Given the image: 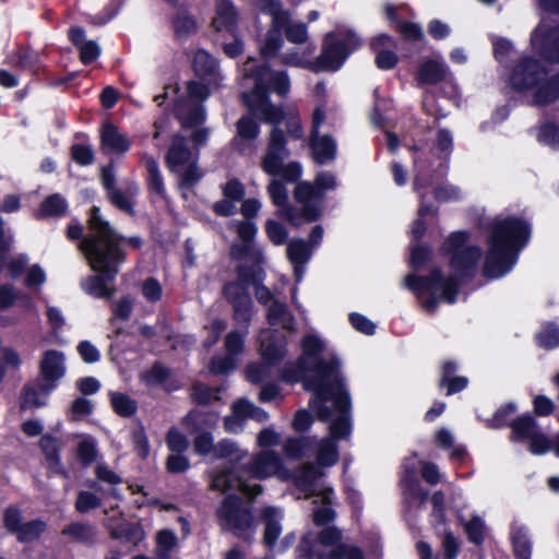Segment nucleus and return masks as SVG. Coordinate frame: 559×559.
<instances>
[{
	"instance_id": "37998d69",
	"label": "nucleus",
	"mask_w": 559,
	"mask_h": 559,
	"mask_svg": "<svg viewBox=\"0 0 559 559\" xmlns=\"http://www.w3.org/2000/svg\"><path fill=\"white\" fill-rule=\"evenodd\" d=\"M46 522L40 519L23 523L16 533V538L21 543L33 542L40 537V535L46 531Z\"/></svg>"
},
{
	"instance_id": "8fccbe9b",
	"label": "nucleus",
	"mask_w": 559,
	"mask_h": 559,
	"mask_svg": "<svg viewBox=\"0 0 559 559\" xmlns=\"http://www.w3.org/2000/svg\"><path fill=\"white\" fill-rule=\"evenodd\" d=\"M230 257L234 260H242L250 258L255 262V266L259 267L258 263L262 261V253L255 249L253 243L250 241H241V243H234L230 248Z\"/></svg>"
},
{
	"instance_id": "f257e3e1",
	"label": "nucleus",
	"mask_w": 559,
	"mask_h": 559,
	"mask_svg": "<svg viewBox=\"0 0 559 559\" xmlns=\"http://www.w3.org/2000/svg\"><path fill=\"white\" fill-rule=\"evenodd\" d=\"M302 356L298 359L295 370H285L283 378L287 382L304 381L307 390L314 391L313 401L320 403L319 413L321 417L328 418L330 411L326 406L332 403L343 413L348 405V393L345 391L342 378L340 377V362L336 359L323 360L320 354L323 350V343L313 335L302 340ZM347 423L344 414L341 419L332 426L333 431L347 430Z\"/></svg>"
},
{
	"instance_id": "bf43d9fd",
	"label": "nucleus",
	"mask_w": 559,
	"mask_h": 559,
	"mask_svg": "<svg viewBox=\"0 0 559 559\" xmlns=\"http://www.w3.org/2000/svg\"><path fill=\"white\" fill-rule=\"evenodd\" d=\"M166 443L173 453H183L189 442L185 435H182L176 427H171L166 435Z\"/></svg>"
},
{
	"instance_id": "864d4df0",
	"label": "nucleus",
	"mask_w": 559,
	"mask_h": 559,
	"mask_svg": "<svg viewBox=\"0 0 559 559\" xmlns=\"http://www.w3.org/2000/svg\"><path fill=\"white\" fill-rule=\"evenodd\" d=\"M272 16V27L276 28L280 33L282 29H287V27L292 24L290 15L287 11L282 9L281 1H276L275 3H271L270 7L263 10Z\"/></svg>"
},
{
	"instance_id": "ea45409f",
	"label": "nucleus",
	"mask_w": 559,
	"mask_h": 559,
	"mask_svg": "<svg viewBox=\"0 0 559 559\" xmlns=\"http://www.w3.org/2000/svg\"><path fill=\"white\" fill-rule=\"evenodd\" d=\"M173 27L177 39H187L197 33L198 23L194 16L180 11L173 17Z\"/></svg>"
},
{
	"instance_id": "e433bc0d",
	"label": "nucleus",
	"mask_w": 559,
	"mask_h": 559,
	"mask_svg": "<svg viewBox=\"0 0 559 559\" xmlns=\"http://www.w3.org/2000/svg\"><path fill=\"white\" fill-rule=\"evenodd\" d=\"M332 493V488H324L323 491L318 493V497L321 499L322 506L316 508L312 513L313 522L318 526H328L331 522L334 521L336 516L335 511L331 508Z\"/></svg>"
},
{
	"instance_id": "052dcab7",
	"label": "nucleus",
	"mask_w": 559,
	"mask_h": 559,
	"mask_svg": "<svg viewBox=\"0 0 559 559\" xmlns=\"http://www.w3.org/2000/svg\"><path fill=\"white\" fill-rule=\"evenodd\" d=\"M218 389L210 388L203 383H195L192 386L191 397L198 404H209L218 399Z\"/></svg>"
},
{
	"instance_id": "4d7b16f0",
	"label": "nucleus",
	"mask_w": 559,
	"mask_h": 559,
	"mask_svg": "<svg viewBox=\"0 0 559 559\" xmlns=\"http://www.w3.org/2000/svg\"><path fill=\"white\" fill-rule=\"evenodd\" d=\"M298 551H300L301 555L308 557L309 559H341L334 554V548L329 552H323L319 549H316V545L312 544L308 536L302 538L300 545L298 546Z\"/></svg>"
},
{
	"instance_id": "9d476101",
	"label": "nucleus",
	"mask_w": 559,
	"mask_h": 559,
	"mask_svg": "<svg viewBox=\"0 0 559 559\" xmlns=\"http://www.w3.org/2000/svg\"><path fill=\"white\" fill-rule=\"evenodd\" d=\"M335 187V176L328 171L319 173L313 185L308 181H301L296 186L294 198L302 206L305 221L314 222L320 217L324 192L333 190Z\"/></svg>"
},
{
	"instance_id": "c9c22d12",
	"label": "nucleus",
	"mask_w": 559,
	"mask_h": 559,
	"mask_svg": "<svg viewBox=\"0 0 559 559\" xmlns=\"http://www.w3.org/2000/svg\"><path fill=\"white\" fill-rule=\"evenodd\" d=\"M266 319L271 325H281L287 331H294V317L284 302L273 300L267 308Z\"/></svg>"
},
{
	"instance_id": "393cba45",
	"label": "nucleus",
	"mask_w": 559,
	"mask_h": 559,
	"mask_svg": "<svg viewBox=\"0 0 559 559\" xmlns=\"http://www.w3.org/2000/svg\"><path fill=\"white\" fill-rule=\"evenodd\" d=\"M532 92L533 104L537 106H546L559 99V72L552 76L546 74Z\"/></svg>"
},
{
	"instance_id": "9b49d317",
	"label": "nucleus",
	"mask_w": 559,
	"mask_h": 559,
	"mask_svg": "<svg viewBox=\"0 0 559 559\" xmlns=\"http://www.w3.org/2000/svg\"><path fill=\"white\" fill-rule=\"evenodd\" d=\"M359 45L360 39L352 32L328 34L322 52L314 61L317 72L340 69L347 56Z\"/></svg>"
},
{
	"instance_id": "3c124183",
	"label": "nucleus",
	"mask_w": 559,
	"mask_h": 559,
	"mask_svg": "<svg viewBox=\"0 0 559 559\" xmlns=\"http://www.w3.org/2000/svg\"><path fill=\"white\" fill-rule=\"evenodd\" d=\"M530 449L535 454H542L549 450H554L559 456V433L554 438L552 443L539 430L530 439Z\"/></svg>"
},
{
	"instance_id": "cd10ccee",
	"label": "nucleus",
	"mask_w": 559,
	"mask_h": 559,
	"mask_svg": "<svg viewBox=\"0 0 559 559\" xmlns=\"http://www.w3.org/2000/svg\"><path fill=\"white\" fill-rule=\"evenodd\" d=\"M312 248L301 239H293L287 245V255L298 280L301 278L305 264L310 260Z\"/></svg>"
},
{
	"instance_id": "c03bdc74",
	"label": "nucleus",
	"mask_w": 559,
	"mask_h": 559,
	"mask_svg": "<svg viewBox=\"0 0 559 559\" xmlns=\"http://www.w3.org/2000/svg\"><path fill=\"white\" fill-rule=\"evenodd\" d=\"M110 402L114 411L122 417H130L135 414L138 404L134 400L120 392L110 393Z\"/></svg>"
},
{
	"instance_id": "0eeeda50",
	"label": "nucleus",
	"mask_w": 559,
	"mask_h": 559,
	"mask_svg": "<svg viewBox=\"0 0 559 559\" xmlns=\"http://www.w3.org/2000/svg\"><path fill=\"white\" fill-rule=\"evenodd\" d=\"M215 515L222 531L230 532L247 542L253 539L255 520L251 508L243 506L239 496L227 495L217 507Z\"/></svg>"
},
{
	"instance_id": "09e8293b",
	"label": "nucleus",
	"mask_w": 559,
	"mask_h": 559,
	"mask_svg": "<svg viewBox=\"0 0 559 559\" xmlns=\"http://www.w3.org/2000/svg\"><path fill=\"white\" fill-rule=\"evenodd\" d=\"M246 455L247 452L241 450L236 442L230 440H222L215 445L214 456L217 459L241 461Z\"/></svg>"
},
{
	"instance_id": "7ed1b4c3",
	"label": "nucleus",
	"mask_w": 559,
	"mask_h": 559,
	"mask_svg": "<svg viewBox=\"0 0 559 559\" xmlns=\"http://www.w3.org/2000/svg\"><path fill=\"white\" fill-rule=\"evenodd\" d=\"M282 466L281 457L274 451L265 450L254 454L248 463L234 468H221L210 475V488L215 491L226 492L238 490L253 501L262 493L263 487L251 484V479H265L275 475Z\"/></svg>"
},
{
	"instance_id": "dca6fc26",
	"label": "nucleus",
	"mask_w": 559,
	"mask_h": 559,
	"mask_svg": "<svg viewBox=\"0 0 559 559\" xmlns=\"http://www.w3.org/2000/svg\"><path fill=\"white\" fill-rule=\"evenodd\" d=\"M271 128L266 139V150L261 159L262 169L269 175H278L282 164L289 155L286 146V135L280 128L281 123L270 122Z\"/></svg>"
},
{
	"instance_id": "ddd939ff",
	"label": "nucleus",
	"mask_w": 559,
	"mask_h": 559,
	"mask_svg": "<svg viewBox=\"0 0 559 559\" xmlns=\"http://www.w3.org/2000/svg\"><path fill=\"white\" fill-rule=\"evenodd\" d=\"M467 234L453 233L443 243V251L451 254V267L456 276L469 277L474 274L476 265L481 257V251L476 246H467Z\"/></svg>"
},
{
	"instance_id": "a878e982",
	"label": "nucleus",
	"mask_w": 559,
	"mask_h": 559,
	"mask_svg": "<svg viewBox=\"0 0 559 559\" xmlns=\"http://www.w3.org/2000/svg\"><path fill=\"white\" fill-rule=\"evenodd\" d=\"M61 534L74 543L91 546L96 543L98 531L87 521H76L64 525Z\"/></svg>"
},
{
	"instance_id": "1a4fd4ad",
	"label": "nucleus",
	"mask_w": 559,
	"mask_h": 559,
	"mask_svg": "<svg viewBox=\"0 0 559 559\" xmlns=\"http://www.w3.org/2000/svg\"><path fill=\"white\" fill-rule=\"evenodd\" d=\"M260 271L255 265L240 263L236 267L238 280L224 286L223 294L233 305L234 318L239 323L248 324L250 321L252 301L247 292V285L255 283Z\"/></svg>"
},
{
	"instance_id": "5fc2aeb1",
	"label": "nucleus",
	"mask_w": 559,
	"mask_h": 559,
	"mask_svg": "<svg viewBox=\"0 0 559 559\" xmlns=\"http://www.w3.org/2000/svg\"><path fill=\"white\" fill-rule=\"evenodd\" d=\"M102 506V499L95 493L86 490H81L75 500V510L79 513H87L91 510L97 509Z\"/></svg>"
},
{
	"instance_id": "2f4dec72",
	"label": "nucleus",
	"mask_w": 559,
	"mask_h": 559,
	"mask_svg": "<svg viewBox=\"0 0 559 559\" xmlns=\"http://www.w3.org/2000/svg\"><path fill=\"white\" fill-rule=\"evenodd\" d=\"M274 334L273 331L264 330L260 333L259 342L262 359L275 365L284 356V346L274 341Z\"/></svg>"
},
{
	"instance_id": "4be33fe9",
	"label": "nucleus",
	"mask_w": 559,
	"mask_h": 559,
	"mask_svg": "<svg viewBox=\"0 0 559 559\" xmlns=\"http://www.w3.org/2000/svg\"><path fill=\"white\" fill-rule=\"evenodd\" d=\"M41 382L57 385L66 372L64 356L61 352L50 349L44 353L39 365Z\"/></svg>"
},
{
	"instance_id": "a211bd4d",
	"label": "nucleus",
	"mask_w": 559,
	"mask_h": 559,
	"mask_svg": "<svg viewBox=\"0 0 559 559\" xmlns=\"http://www.w3.org/2000/svg\"><path fill=\"white\" fill-rule=\"evenodd\" d=\"M249 111L241 116L236 124V132L231 140L233 147L242 155H251L257 150V141L260 136V124Z\"/></svg>"
},
{
	"instance_id": "e2e57ef3",
	"label": "nucleus",
	"mask_w": 559,
	"mask_h": 559,
	"mask_svg": "<svg viewBox=\"0 0 559 559\" xmlns=\"http://www.w3.org/2000/svg\"><path fill=\"white\" fill-rule=\"evenodd\" d=\"M513 549L518 559H530L532 545L526 534L522 531H518L512 536Z\"/></svg>"
},
{
	"instance_id": "c756f323",
	"label": "nucleus",
	"mask_w": 559,
	"mask_h": 559,
	"mask_svg": "<svg viewBox=\"0 0 559 559\" xmlns=\"http://www.w3.org/2000/svg\"><path fill=\"white\" fill-rule=\"evenodd\" d=\"M192 67L200 79L209 83L215 82L217 76V63L207 51L199 49L194 53Z\"/></svg>"
},
{
	"instance_id": "de8ad7c7",
	"label": "nucleus",
	"mask_w": 559,
	"mask_h": 559,
	"mask_svg": "<svg viewBox=\"0 0 559 559\" xmlns=\"http://www.w3.org/2000/svg\"><path fill=\"white\" fill-rule=\"evenodd\" d=\"M273 366L274 364L265 360L251 364L246 369V378L253 384H260L272 377Z\"/></svg>"
},
{
	"instance_id": "f03ea898",
	"label": "nucleus",
	"mask_w": 559,
	"mask_h": 559,
	"mask_svg": "<svg viewBox=\"0 0 559 559\" xmlns=\"http://www.w3.org/2000/svg\"><path fill=\"white\" fill-rule=\"evenodd\" d=\"M99 212V207H92L87 222L90 234L79 245L90 266L99 275L86 277L82 282V287L93 297L110 299L115 295V288L107 287L106 283L114 281L119 273V267L126 260V252L121 249L123 238Z\"/></svg>"
},
{
	"instance_id": "49530a36",
	"label": "nucleus",
	"mask_w": 559,
	"mask_h": 559,
	"mask_svg": "<svg viewBox=\"0 0 559 559\" xmlns=\"http://www.w3.org/2000/svg\"><path fill=\"white\" fill-rule=\"evenodd\" d=\"M514 437L530 440L538 431V425L532 416L519 417L511 424Z\"/></svg>"
},
{
	"instance_id": "58836bf2",
	"label": "nucleus",
	"mask_w": 559,
	"mask_h": 559,
	"mask_svg": "<svg viewBox=\"0 0 559 559\" xmlns=\"http://www.w3.org/2000/svg\"><path fill=\"white\" fill-rule=\"evenodd\" d=\"M39 447L49 463V467L55 473L67 476V473L60 464L58 440L49 435L43 436L39 440Z\"/></svg>"
},
{
	"instance_id": "338daca9",
	"label": "nucleus",
	"mask_w": 559,
	"mask_h": 559,
	"mask_svg": "<svg viewBox=\"0 0 559 559\" xmlns=\"http://www.w3.org/2000/svg\"><path fill=\"white\" fill-rule=\"evenodd\" d=\"M288 41L297 45L305 44L308 40V31L305 23H292L285 31Z\"/></svg>"
},
{
	"instance_id": "f3484780",
	"label": "nucleus",
	"mask_w": 559,
	"mask_h": 559,
	"mask_svg": "<svg viewBox=\"0 0 559 559\" xmlns=\"http://www.w3.org/2000/svg\"><path fill=\"white\" fill-rule=\"evenodd\" d=\"M545 75L546 69L538 60L524 57L514 67L510 82L516 91H532Z\"/></svg>"
},
{
	"instance_id": "7c9ffc66",
	"label": "nucleus",
	"mask_w": 559,
	"mask_h": 559,
	"mask_svg": "<svg viewBox=\"0 0 559 559\" xmlns=\"http://www.w3.org/2000/svg\"><path fill=\"white\" fill-rule=\"evenodd\" d=\"M217 424V416L214 413L193 409L182 418V425L190 432H205V429L214 428Z\"/></svg>"
},
{
	"instance_id": "a18cd8bd",
	"label": "nucleus",
	"mask_w": 559,
	"mask_h": 559,
	"mask_svg": "<svg viewBox=\"0 0 559 559\" xmlns=\"http://www.w3.org/2000/svg\"><path fill=\"white\" fill-rule=\"evenodd\" d=\"M314 444V439L304 438H292L288 439L284 444V451L287 456L298 459L308 455L310 449Z\"/></svg>"
},
{
	"instance_id": "72a5a7b5",
	"label": "nucleus",
	"mask_w": 559,
	"mask_h": 559,
	"mask_svg": "<svg viewBox=\"0 0 559 559\" xmlns=\"http://www.w3.org/2000/svg\"><path fill=\"white\" fill-rule=\"evenodd\" d=\"M447 67L433 59L425 60L418 69L417 79L423 84H437L444 80Z\"/></svg>"
},
{
	"instance_id": "20e7f679",
	"label": "nucleus",
	"mask_w": 559,
	"mask_h": 559,
	"mask_svg": "<svg viewBox=\"0 0 559 559\" xmlns=\"http://www.w3.org/2000/svg\"><path fill=\"white\" fill-rule=\"evenodd\" d=\"M243 73L254 79L252 90L241 95L248 110L263 122L281 123L285 116L284 110L271 102L269 90L282 97L287 96L290 91L287 72L272 70L266 64L253 68L248 61L243 67Z\"/></svg>"
},
{
	"instance_id": "603ef678",
	"label": "nucleus",
	"mask_w": 559,
	"mask_h": 559,
	"mask_svg": "<svg viewBox=\"0 0 559 559\" xmlns=\"http://www.w3.org/2000/svg\"><path fill=\"white\" fill-rule=\"evenodd\" d=\"M283 45L282 34L276 28H270L260 46V52L264 58H273Z\"/></svg>"
},
{
	"instance_id": "b1692460",
	"label": "nucleus",
	"mask_w": 559,
	"mask_h": 559,
	"mask_svg": "<svg viewBox=\"0 0 559 559\" xmlns=\"http://www.w3.org/2000/svg\"><path fill=\"white\" fill-rule=\"evenodd\" d=\"M261 521L264 524L263 543L267 548H274L282 534L283 513L274 507H264L260 511Z\"/></svg>"
},
{
	"instance_id": "2eb2a0df",
	"label": "nucleus",
	"mask_w": 559,
	"mask_h": 559,
	"mask_svg": "<svg viewBox=\"0 0 559 559\" xmlns=\"http://www.w3.org/2000/svg\"><path fill=\"white\" fill-rule=\"evenodd\" d=\"M531 45L545 61L559 63V23L542 19L531 34Z\"/></svg>"
},
{
	"instance_id": "4c0bfd02",
	"label": "nucleus",
	"mask_w": 559,
	"mask_h": 559,
	"mask_svg": "<svg viewBox=\"0 0 559 559\" xmlns=\"http://www.w3.org/2000/svg\"><path fill=\"white\" fill-rule=\"evenodd\" d=\"M67 210L68 203L66 199L61 194L55 193L43 201L39 209L35 212V216L37 218L58 217L66 214Z\"/></svg>"
},
{
	"instance_id": "a19ab883",
	"label": "nucleus",
	"mask_w": 559,
	"mask_h": 559,
	"mask_svg": "<svg viewBox=\"0 0 559 559\" xmlns=\"http://www.w3.org/2000/svg\"><path fill=\"white\" fill-rule=\"evenodd\" d=\"M177 536L170 530H163L156 535L155 557L156 559H170L171 552L177 547Z\"/></svg>"
},
{
	"instance_id": "aec40b11",
	"label": "nucleus",
	"mask_w": 559,
	"mask_h": 559,
	"mask_svg": "<svg viewBox=\"0 0 559 559\" xmlns=\"http://www.w3.org/2000/svg\"><path fill=\"white\" fill-rule=\"evenodd\" d=\"M131 141L112 123H105L100 132V150L104 154H124Z\"/></svg>"
},
{
	"instance_id": "bb28decb",
	"label": "nucleus",
	"mask_w": 559,
	"mask_h": 559,
	"mask_svg": "<svg viewBox=\"0 0 559 559\" xmlns=\"http://www.w3.org/2000/svg\"><path fill=\"white\" fill-rule=\"evenodd\" d=\"M237 9L230 0H216L212 26L217 32H233L237 24Z\"/></svg>"
},
{
	"instance_id": "6ab92c4d",
	"label": "nucleus",
	"mask_w": 559,
	"mask_h": 559,
	"mask_svg": "<svg viewBox=\"0 0 559 559\" xmlns=\"http://www.w3.org/2000/svg\"><path fill=\"white\" fill-rule=\"evenodd\" d=\"M267 192L274 205L278 206L281 215H283L293 225L301 223L302 209L300 212L288 205V194L285 186L280 180H272L267 187Z\"/></svg>"
},
{
	"instance_id": "c85d7f7f",
	"label": "nucleus",
	"mask_w": 559,
	"mask_h": 559,
	"mask_svg": "<svg viewBox=\"0 0 559 559\" xmlns=\"http://www.w3.org/2000/svg\"><path fill=\"white\" fill-rule=\"evenodd\" d=\"M310 146L313 158L318 164L322 165L335 158L336 144L330 136L311 134Z\"/></svg>"
},
{
	"instance_id": "f704fd0d",
	"label": "nucleus",
	"mask_w": 559,
	"mask_h": 559,
	"mask_svg": "<svg viewBox=\"0 0 559 559\" xmlns=\"http://www.w3.org/2000/svg\"><path fill=\"white\" fill-rule=\"evenodd\" d=\"M142 162L147 173L148 190L160 198H165L164 180L156 159L147 154H143Z\"/></svg>"
},
{
	"instance_id": "5701e85b",
	"label": "nucleus",
	"mask_w": 559,
	"mask_h": 559,
	"mask_svg": "<svg viewBox=\"0 0 559 559\" xmlns=\"http://www.w3.org/2000/svg\"><path fill=\"white\" fill-rule=\"evenodd\" d=\"M55 389L53 383L36 381L24 385L21 393V409L36 408L46 405L47 397Z\"/></svg>"
},
{
	"instance_id": "0e129e2a",
	"label": "nucleus",
	"mask_w": 559,
	"mask_h": 559,
	"mask_svg": "<svg viewBox=\"0 0 559 559\" xmlns=\"http://www.w3.org/2000/svg\"><path fill=\"white\" fill-rule=\"evenodd\" d=\"M93 411V404L85 397H76L69 409V419L72 421L81 420Z\"/></svg>"
},
{
	"instance_id": "79ce46f5",
	"label": "nucleus",
	"mask_w": 559,
	"mask_h": 559,
	"mask_svg": "<svg viewBox=\"0 0 559 559\" xmlns=\"http://www.w3.org/2000/svg\"><path fill=\"white\" fill-rule=\"evenodd\" d=\"M312 544L316 545V549H318V544L323 547L336 548L341 545V540L343 537L342 531L333 525L324 526L313 539L310 535H307Z\"/></svg>"
},
{
	"instance_id": "6e6d98bb",
	"label": "nucleus",
	"mask_w": 559,
	"mask_h": 559,
	"mask_svg": "<svg viewBox=\"0 0 559 559\" xmlns=\"http://www.w3.org/2000/svg\"><path fill=\"white\" fill-rule=\"evenodd\" d=\"M235 408L238 414H245L246 418H252L259 423H263L269 418L265 411L253 405L247 400H239L235 402Z\"/></svg>"
},
{
	"instance_id": "423d86ee",
	"label": "nucleus",
	"mask_w": 559,
	"mask_h": 559,
	"mask_svg": "<svg viewBox=\"0 0 559 559\" xmlns=\"http://www.w3.org/2000/svg\"><path fill=\"white\" fill-rule=\"evenodd\" d=\"M199 152L190 147L189 141L181 134H175L165 157L168 169L178 176L179 186L191 188L203 177L198 164Z\"/></svg>"
},
{
	"instance_id": "f8f14e48",
	"label": "nucleus",
	"mask_w": 559,
	"mask_h": 559,
	"mask_svg": "<svg viewBox=\"0 0 559 559\" xmlns=\"http://www.w3.org/2000/svg\"><path fill=\"white\" fill-rule=\"evenodd\" d=\"M313 408L317 412L318 417L321 420H330V438H324L320 442H317L314 440V444L312 449L317 450V461L320 466H332L334 465L338 460V452L337 447L335 443V440L346 438L348 437L350 432V424H349V408H350V402L348 401V405L346 406V411H344V417L347 423V430L343 433L342 429H338V431H333L332 426L337 423L341 419V416L343 415V412L335 407L332 403H328L326 406L330 411V414L328 418L321 417L319 413L320 403L318 401H312Z\"/></svg>"
},
{
	"instance_id": "4468645a",
	"label": "nucleus",
	"mask_w": 559,
	"mask_h": 559,
	"mask_svg": "<svg viewBox=\"0 0 559 559\" xmlns=\"http://www.w3.org/2000/svg\"><path fill=\"white\" fill-rule=\"evenodd\" d=\"M188 97L180 98L175 105L176 117L180 120L182 128H194L205 119V112L201 103L210 95L209 87L199 82L188 83Z\"/></svg>"
},
{
	"instance_id": "6e6552de",
	"label": "nucleus",
	"mask_w": 559,
	"mask_h": 559,
	"mask_svg": "<svg viewBox=\"0 0 559 559\" xmlns=\"http://www.w3.org/2000/svg\"><path fill=\"white\" fill-rule=\"evenodd\" d=\"M405 286L417 295L430 294L428 298L421 300L423 308L428 312H433L437 308L438 296L444 298L449 304H453L459 292L456 278L454 276L444 277L438 269L432 270L429 276H406Z\"/></svg>"
},
{
	"instance_id": "680f3d73",
	"label": "nucleus",
	"mask_w": 559,
	"mask_h": 559,
	"mask_svg": "<svg viewBox=\"0 0 559 559\" xmlns=\"http://www.w3.org/2000/svg\"><path fill=\"white\" fill-rule=\"evenodd\" d=\"M540 346L550 349L559 346V326L547 324L537 335Z\"/></svg>"
},
{
	"instance_id": "473e14b6",
	"label": "nucleus",
	"mask_w": 559,
	"mask_h": 559,
	"mask_svg": "<svg viewBox=\"0 0 559 559\" xmlns=\"http://www.w3.org/2000/svg\"><path fill=\"white\" fill-rule=\"evenodd\" d=\"M138 193V186L134 182H129L124 190L120 188H116L112 191L107 193V198L112 205H115L118 210L128 213L130 215L134 214V207L132 198Z\"/></svg>"
},
{
	"instance_id": "69168bd1",
	"label": "nucleus",
	"mask_w": 559,
	"mask_h": 559,
	"mask_svg": "<svg viewBox=\"0 0 559 559\" xmlns=\"http://www.w3.org/2000/svg\"><path fill=\"white\" fill-rule=\"evenodd\" d=\"M396 29L406 40L417 41L424 38V32L420 25L412 22H397Z\"/></svg>"
},
{
	"instance_id": "13d9d810",
	"label": "nucleus",
	"mask_w": 559,
	"mask_h": 559,
	"mask_svg": "<svg viewBox=\"0 0 559 559\" xmlns=\"http://www.w3.org/2000/svg\"><path fill=\"white\" fill-rule=\"evenodd\" d=\"M465 533L469 542L480 545L484 542L485 524L479 516H473L464 524Z\"/></svg>"
},
{
	"instance_id": "39448f33",
	"label": "nucleus",
	"mask_w": 559,
	"mask_h": 559,
	"mask_svg": "<svg viewBox=\"0 0 559 559\" xmlns=\"http://www.w3.org/2000/svg\"><path fill=\"white\" fill-rule=\"evenodd\" d=\"M528 238L530 227L524 221L516 217L495 219L484 265L485 276L497 278L509 272Z\"/></svg>"
},
{
	"instance_id": "412c9836",
	"label": "nucleus",
	"mask_w": 559,
	"mask_h": 559,
	"mask_svg": "<svg viewBox=\"0 0 559 559\" xmlns=\"http://www.w3.org/2000/svg\"><path fill=\"white\" fill-rule=\"evenodd\" d=\"M323 475L320 466L307 463L296 471L295 484L300 491L305 492L306 498L318 497V493L324 490L317 484Z\"/></svg>"
},
{
	"instance_id": "774afa93",
	"label": "nucleus",
	"mask_w": 559,
	"mask_h": 559,
	"mask_svg": "<svg viewBox=\"0 0 559 559\" xmlns=\"http://www.w3.org/2000/svg\"><path fill=\"white\" fill-rule=\"evenodd\" d=\"M194 450L198 454L206 455L215 451L213 437L210 432H198L193 440Z\"/></svg>"
}]
</instances>
